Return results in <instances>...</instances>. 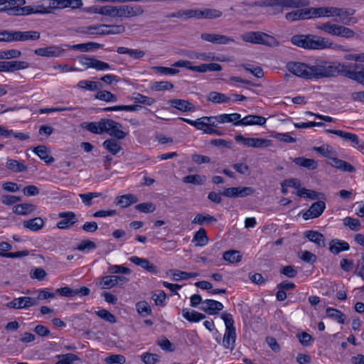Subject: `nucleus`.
Segmentation results:
<instances>
[{
    "mask_svg": "<svg viewBox=\"0 0 364 364\" xmlns=\"http://www.w3.org/2000/svg\"><path fill=\"white\" fill-rule=\"evenodd\" d=\"M48 8L43 5L26 6L16 9V15L27 16L32 14H47Z\"/></svg>",
    "mask_w": 364,
    "mask_h": 364,
    "instance_id": "obj_19",
    "label": "nucleus"
},
{
    "mask_svg": "<svg viewBox=\"0 0 364 364\" xmlns=\"http://www.w3.org/2000/svg\"><path fill=\"white\" fill-rule=\"evenodd\" d=\"M102 196V193L97 192H89L86 193H80L78 195L79 198L81 199L83 204L87 207L92 205V200L95 198Z\"/></svg>",
    "mask_w": 364,
    "mask_h": 364,
    "instance_id": "obj_53",
    "label": "nucleus"
},
{
    "mask_svg": "<svg viewBox=\"0 0 364 364\" xmlns=\"http://www.w3.org/2000/svg\"><path fill=\"white\" fill-rule=\"evenodd\" d=\"M68 48L73 50H79L80 52H87L92 49L100 48L103 45L95 42H88L75 45H68Z\"/></svg>",
    "mask_w": 364,
    "mask_h": 364,
    "instance_id": "obj_31",
    "label": "nucleus"
},
{
    "mask_svg": "<svg viewBox=\"0 0 364 364\" xmlns=\"http://www.w3.org/2000/svg\"><path fill=\"white\" fill-rule=\"evenodd\" d=\"M217 222V219L207 213H198L192 220V223L200 225H210Z\"/></svg>",
    "mask_w": 364,
    "mask_h": 364,
    "instance_id": "obj_36",
    "label": "nucleus"
},
{
    "mask_svg": "<svg viewBox=\"0 0 364 364\" xmlns=\"http://www.w3.org/2000/svg\"><path fill=\"white\" fill-rule=\"evenodd\" d=\"M242 255L241 253L235 250L226 251L223 253V258L224 260L230 263H237L241 261Z\"/></svg>",
    "mask_w": 364,
    "mask_h": 364,
    "instance_id": "obj_47",
    "label": "nucleus"
},
{
    "mask_svg": "<svg viewBox=\"0 0 364 364\" xmlns=\"http://www.w3.org/2000/svg\"><path fill=\"white\" fill-rule=\"evenodd\" d=\"M7 169L14 173H21L27 171V167L23 163L15 159H8L6 163Z\"/></svg>",
    "mask_w": 364,
    "mask_h": 364,
    "instance_id": "obj_39",
    "label": "nucleus"
},
{
    "mask_svg": "<svg viewBox=\"0 0 364 364\" xmlns=\"http://www.w3.org/2000/svg\"><path fill=\"white\" fill-rule=\"evenodd\" d=\"M137 201L138 198L133 194H125L116 198V204L122 208H127Z\"/></svg>",
    "mask_w": 364,
    "mask_h": 364,
    "instance_id": "obj_35",
    "label": "nucleus"
},
{
    "mask_svg": "<svg viewBox=\"0 0 364 364\" xmlns=\"http://www.w3.org/2000/svg\"><path fill=\"white\" fill-rule=\"evenodd\" d=\"M296 195L299 197L308 198L312 200L324 198L323 193H318L313 190H309L305 188H302L297 191Z\"/></svg>",
    "mask_w": 364,
    "mask_h": 364,
    "instance_id": "obj_45",
    "label": "nucleus"
},
{
    "mask_svg": "<svg viewBox=\"0 0 364 364\" xmlns=\"http://www.w3.org/2000/svg\"><path fill=\"white\" fill-rule=\"evenodd\" d=\"M21 54L17 49L0 50V60L17 58L21 57Z\"/></svg>",
    "mask_w": 364,
    "mask_h": 364,
    "instance_id": "obj_63",
    "label": "nucleus"
},
{
    "mask_svg": "<svg viewBox=\"0 0 364 364\" xmlns=\"http://www.w3.org/2000/svg\"><path fill=\"white\" fill-rule=\"evenodd\" d=\"M44 224V221L41 218L36 217L31 220H25L23 223V226L24 228L36 232L41 230Z\"/></svg>",
    "mask_w": 364,
    "mask_h": 364,
    "instance_id": "obj_32",
    "label": "nucleus"
},
{
    "mask_svg": "<svg viewBox=\"0 0 364 364\" xmlns=\"http://www.w3.org/2000/svg\"><path fill=\"white\" fill-rule=\"evenodd\" d=\"M355 14L354 9L335 8L334 16L339 17V21L343 25H354L358 23V18L354 17Z\"/></svg>",
    "mask_w": 364,
    "mask_h": 364,
    "instance_id": "obj_9",
    "label": "nucleus"
},
{
    "mask_svg": "<svg viewBox=\"0 0 364 364\" xmlns=\"http://www.w3.org/2000/svg\"><path fill=\"white\" fill-rule=\"evenodd\" d=\"M223 304L218 301L213 299H206L203 301L202 311L209 315H215L223 309Z\"/></svg>",
    "mask_w": 364,
    "mask_h": 364,
    "instance_id": "obj_18",
    "label": "nucleus"
},
{
    "mask_svg": "<svg viewBox=\"0 0 364 364\" xmlns=\"http://www.w3.org/2000/svg\"><path fill=\"white\" fill-rule=\"evenodd\" d=\"M331 160V165L336 168L341 169L343 171L348 173H353L355 171V168H354V166H353L350 164L343 160L337 158H332Z\"/></svg>",
    "mask_w": 364,
    "mask_h": 364,
    "instance_id": "obj_44",
    "label": "nucleus"
},
{
    "mask_svg": "<svg viewBox=\"0 0 364 364\" xmlns=\"http://www.w3.org/2000/svg\"><path fill=\"white\" fill-rule=\"evenodd\" d=\"M166 18H178L183 20L188 18H196L195 9L179 10L176 12L170 13L166 16Z\"/></svg>",
    "mask_w": 364,
    "mask_h": 364,
    "instance_id": "obj_42",
    "label": "nucleus"
},
{
    "mask_svg": "<svg viewBox=\"0 0 364 364\" xmlns=\"http://www.w3.org/2000/svg\"><path fill=\"white\" fill-rule=\"evenodd\" d=\"M102 145L105 149L113 155L117 154L122 149L120 144L114 139L105 140Z\"/></svg>",
    "mask_w": 364,
    "mask_h": 364,
    "instance_id": "obj_46",
    "label": "nucleus"
},
{
    "mask_svg": "<svg viewBox=\"0 0 364 364\" xmlns=\"http://www.w3.org/2000/svg\"><path fill=\"white\" fill-rule=\"evenodd\" d=\"M243 41L267 46H275L277 42L274 37L261 31H248L241 35Z\"/></svg>",
    "mask_w": 364,
    "mask_h": 364,
    "instance_id": "obj_6",
    "label": "nucleus"
},
{
    "mask_svg": "<svg viewBox=\"0 0 364 364\" xmlns=\"http://www.w3.org/2000/svg\"><path fill=\"white\" fill-rule=\"evenodd\" d=\"M221 318L224 321L225 325V333L223 339V346L227 349H233L236 338V331L234 326V320L232 316L228 312H223L221 314Z\"/></svg>",
    "mask_w": 364,
    "mask_h": 364,
    "instance_id": "obj_5",
    "label": "nucleus"
},
{
    "mask_svg": "<svg viewBox=\"0 0 364 364\" xmlns=\"http://www.w3.org/2000/svg\"><path fill=\"white\" fill-rule=\"evenodd\" d=\"M166 294L163 290H156L152 292L151 299L156 306H165Z\"/></svg>",
    "mask_w": 364,
    "mask_h": 364,
    "instance_id": "obj_62",
    "label": "nucleus"
},
{
    "mask_svg": "<svg viewBox=\"0 0 364 364\" xmlns=\"http://www.w3.org/2000/svg\"><path fill=\"white\" fill-rule=\"evenodd\" d=\"M205 180L206 178L205 176L200 175H188L183 178V182L195 185H202Z\"/></svg>",
    "mask_w": 364,
    "mask_h": 364,
    "instance_id": "obj_60",
    "label": "nucleus"
},
{
    "mask_svg": "<svg viewBox=\"0 0 364 364\" xmlns=\"http://www.w3.org/2000/svg\"><path fill=\"white\" fill-rule=\"evenodd\" d=\"M200 38L203 41L219 45H228L235 43L233 38L218 33H203L200 35Z\"/></svg>",
    "mask_w": 364,
    "mask_h": 364,
    "instance_id": "obj_13",
    "label": "nucleus"
},
{
    "mask_svg": "<svg viewBox=\"0 0 364 364\" xmlns=\"http://www.w3.org/2000/svg\"><path fill=\"white\" fill-rule=\"evenodd\" d=\"M58 217L61 218L57 223V228L61 230H66L77 222V218L74 212L66 211L59 213Z\"/></svg>",
    "mask_w": 364,
    "mask_h": 364,
    "instance_id": "obj_14",
    "label": "nucleus"
},
{
    "mask_svg": "<svg viewBox=\"0 0 364 364\" xmlns=\"http://www.w3.org/2000/svg\"><path fill=\"white\" fill-rule=\"evenodd\" d=\"M309 70L310 80L329 78L341 75L364 85V65H363L320 60L311 65Z\"/></svg>",
    "mask_w": 364,
    "mask_h": 364,
    "instance_id": "obj_1",
    "label": "nucleus"
},
{
    "mask_svg": "<svg viewBox=\"0 0 364 364\" xmlns=\"http://www.w3.org/2000/svg\"><path fill=\"white\" fill-rule=\"evenodd\" d=\"M287 68L294 75L310 80L311 65L299 62H289L287 63Z\"/></svg>",
    "mask_w": 364,
    "mask_h": 364,
    "instance_id": "obj_11",
    "label": "nucleus"
},
{
    "mask_svg": "<svg viewBox=\"0 0 364 364\" xmlns=\"http://www.w3.org/2000/svg\"><path fill=\"white\" fill-rule=\"evenodd\" d=\"M266 118L259 115L250 114L243 117L236 124H241L242 126L248 125H264L266 123Z\"/></svg>",
    "mask_w": 364,
    "mask_h": 364,
    "instance_id": "obj_22",
    "label": "nucleus"
},
{
    "mask_svg": "<svg viewBox=\"0 0 364 364\" xmlns=\"http://www.w3.org/2000/svg\"><path fill=\"white\" fill-rule=\"evenodd\" d=\"M65 53V50L58 46H51L39 48L34 50V53L42 57H59Z\"/></svg>",
    "mask_w": 364,
    "mask_h": 364,
    "instance_id": "obj_16",
    "label": "nucleus"
},
{
    "mask_svg": "<svg viewBox=\"0 0 364 364\" xmlns=\"http://www.w3.org/2000/svg\"><path fill=\"white\" fill-rule=\"evenodd\" d=\"M117 52L119 54H127L134 60H140L145 56V52L141 50L131 49L123 46L118 47Z\"/></svg>",
    "mask_w": 364,
    "mask_h": 364,
    "instance_id": "obj_29",
    "label": "nucleus"
},
{
    "mask_svg": "<svg viewBox=\"0 0 364 364\" xmlns=\"http://www.w3.org/2000/svg\"><path fill=\"white\" fill-rule=\"evenodd\" d=\"M82 5V0H53V7L58 9H65L67 7L78 9Z\"/></svg>",
    "mask_w": 364,
    "mask_h": 364,
    "instance_id": "obj_30",
    "label": "nucleus"
},
{
    "mask_svg": "<svg viewBox=\"0 0 364 364\" xmlns=\"http://www.w3.org/2000/svg\"><path fill=\"white\" fill-rule=\"evenodd\" d=\"M343 224L353 231H358L361 228L359 220L350 217L345 218L343 219Z\"/></svg>",
    "mask_w": 364,
    "mask_h": 364,
    "instance_id": "obj_64",
    "label": "nucleus"
},
{
    "mask_svg": "<svg viewBox=\"0 0 364 364\" xmlns=\"http://www.w3.org/2000/svg\"><path fill=\"white\" fill-rule=\"evenodd\" d=\"M237 142L242 143L245 146L252 148H266L272 145V141L263 138H245L242 134L235 137Z\"/></svg>",
    "mask_w": 364,
    "mask_h": 364,
    "instance_id": "obj_8",
    "label": "nucleus"
},
{
    "mask_svg": "<svg viewBox=\"0 0 364 364\" xmlns=\"http://www.w3.org/2000/svg\"><path fill=\"white\" fill-rule=\"evenodd\" d=\"M33 152L47 164H50L54 161L53 157L49 154L48 149L44 145H39L35 147Z\"/></svg>",
    "mask_w": 364,
    "mask_h": 364,
    "instance_id": "obj_34",
    "label": "nucleus"
},
{
    "mask_svg": "<svg viewBox=\"0 0 364 364\" xmlns=\"http://www.w3.org/2000/svg\"><path fill=\"white\" fill-rule=\"evenodd\" d=\"M117 122L114 121L113 119H102L100 120V132L101 134L107 133L109 134L111 129L116 127Z\"/></svg>",
    "mask_w": 364,
    "mask_h": 364,
    "instance_id": "obj_61",
    "label": "nucleus"
},
{
    "mask_svg": "<svg viewBox=\"0 0 364 364\" xmlns=\"http://www.w3.org/2000/svg\"><path fill=\"white\" fill-rule=\"evenodd\" d=\"M77 86L81 89H85L90 91H95L100 89L101 84L98 82L83 80L79 81L77 84Z\"/></svg>",
    "mask_w": 364,
    "mask_h": 364,
    "instance_id": "obj_52",
    "label": "nucleus"
},
{
    "mask_svg": "<svg viewBox=\"0 0 364 364\" xmlns=\"http://www.w3.org/2000/svg\"><path fill=\"white\" fill-rule=\"evenodd\" d=\"M38 304V299L29 296H22L14 299L8 302L6 306L9 309H27Z\"/></svg>",
    "mask_w": 364,
    "mask_h": 364,
    "instance_id": "obj_12",
    "label": "nucleus"
},
{
    "mask_svg": "<svg viewBox=\"0 0 364 364\" xmlns=\"http://www.w3.org/2000/svg\"><path fill=\"white\" fill-rule=\"evenodd\" d=\"M293 162L299 166L304 167L309 170H314L318 166L316 161L304 157H296L293 159Z\"/></svg>",
    "mask_w": 364,
    "mask_h": 364,
    "instance_id": "obj_38",
    "label": "nucleus"
},
{
    "mask_svg": "<svg viewBox=\"0 0 364 364\" xmlns=\"http://www.w3.org/2000/svg\"><path fill=\"white\" fill-rule=\"evenodd\" d=\"M107 24L90 26L85 28L86 31H84L83 33L90 35L105 36L107 35Z\"/></svg>",
    "mask_w": 364,
    "mask_h": 364,
    "instance_id": "obj_40",
    "label": "nucleus"
},
{
    "mask_svg": "<svg viewBox=\"0 0 364 364\" xmlns=\"http://www.w3.org/2000/svg\"><path fill=\"white\" fill-rule=\"evenodd\" d=\"M304 236L319 247H324L326 246L325 237L321 232L314 230H308L304 232Z\"/></svg>",
    "mask_w": 364,
    "mask_h": 364,
    "instance_id": "obj_26",
    "label": "nucleus"
},
{
    "mask_svg": "<svg viewBox=\"0 0 364 364\" xmlns=\"http://www.w3.org/2000/svg\"><path fill=\"white\" fill-rule=\"evenodd\" d=\"M285 18L289 21L308 19L307 9H304L288 12L285 15Z\"/></svg>",
    "mask_w": 364,
    "mask_h": 364,
    "instance_id": "obj_43",
    "label": "nucleus"
},
{
    "mask_svg": "<svg viewBox=\"0 0 364 364\" xmlns=\"http://www.w3.org/2000/svg\"><path fill=\"white\" fill-rule=\"evenodd\" d=\"M326 132L336 134L341 138H343L346 141H349L351 142L353 146L358 145L359 139L358 136L353 133L346 132L342 130H335V129H326Z\"/></svg>",
    "mask_w": 364,
    "mask_h": 364,
    "instance_id": "obj_25",
    "label": "nucleus"
},
{
    "mask_svg": "<svg viewBox=\"0 0 364 364\" xmlns=\"http://www.w3.org/2000/svg\"><path fill=\"white\" fill-rule=\"evenodd\" d=\"M136 309L141 316H147L151 314L150 305L145 301H141L136 304Z\"/></svg>",
    "mask_w": 364,
    "mask_h": 364,
    "instance_id": "obj_58",
    "label": "nucleus"
},
{
    "mask_svg": "<svg viewBox=\"0 0 364 364\" xmlns=\"http://www.w3.org/2000/svg\"><path fill=\"white\" fill-rule=\"evenodd\" d=\"M4 6L0 8V11H8L9 14L16 15V9L26 4V0H5Z\"/></svg>",
    "mask_w": 364,
    "mask_h": 364,
    "instance_id": "obj_28",
    "label": "nucleus"
},
{
    "mask_svg": "<svg viewBox=\"0 0 364 364\" xmlns=\"http://www.w3.org/2000/svg\"><path fill=\"white\" fill-rule=\"evenodd\" d=\"M326 311L328 317L335 319L338 323L341 324L345 323L346 316L340 310L328 307Z\"/></svg>",
    "mask_w": 364,
    "mask_h": 364,
    "instance_id": "obj_51",
    "label": "nucleus"
},
{
    "mask_svg": "<svg viewBox=\"0 0 364 364\" xmlns=\"http://www.w3.org/2000/svg\"><path fill=\"white\" fill-rule=\"evenodd\" d=\"M316 28L328 34L343 38H358V35L353 30L345 26L343 24L340 25L328 21L326 23H317L316 25Z\"/></svg>",
    "mask_w": 364,
    "mask_h": 364,
    "instance_id": "obj_4",
    "label": "nucleus"
},
{
    "mask_svg": "<svg viewBox=\"0 0 364 364\" xmlns=\"http://www.w3.org/2000/svg\"><path fill=\"white\" fill-rule=\"evenodd\" d=\"M193 242H197L196 246L203 247L208 244V237L204 228H200L195 234Z\"/></svg>",
    "mask_w": 364,
    "mask_h": 364,
    "instance_id": "obj_48",
    "label": "nucleus"
},
{
    "mask_svg": "<svg viewBox=\"0 0 364 364\" xmlns=\"http://www.w3.org/2000/svg\"><path fill=\"white\" fill-rule=\"evenodd\" d=\"M96 285L102 289H110L116 287L114 275H107L99 277L96 282Z\"/></svg>",
    "mask_w": 364,
    "mask_h": 364,
    "instance_id": "obj_37",
    "label": "nucleus"
},
{
    "mask_svg": "<svg viewBox=\"0 0 364 364\" xmlns=\"http://www.w3.org/2000/svg\"><path fill=\"white\" fill-rule=\"evenodd\" d=\"M230 100V97L218 92H210L208 96V100L214 103L228 102Z\"/></svg>",
    "mask_w": 364,
    "mask_h": 364,
    "instance_id": "obj_55",
    "label": "nucleus"
},
{
    "mask_svg": "<svg viewBox=\"0 0 364 364\" xmlns=\"http://www.w3.org/2000/svg\"><path fill=\"white\" fill-rule=\"evenodd\" d=\"M309 4L307 0H268L267 6L269 8L279 7L284 9L305 7Z\"/></svg>",
    "mask_w": 364,
    "mask_h": 364,
    "instance_id": "obj_7",
    "label": "nucleus"
},
{
    "mask_svg": "<svg viewBox=\"0 0 364 364\" xmlns=\"http://www.w3.org/2000/svg\"><path fill=\"white\" fill-rule=\"evenodd\" d=\"M196 18H217L222 16V12L219 10L213 9H205L201 10L195 9Z\"/></svg>",
    "mask_w": 364,
    "mask_h": 364,
    "instance_id": "obj_23",
    "label": "nucleus"
},
{
    "mask_svg": "<svg viewBox=\"0 0 364 364\" xmlns=\"http://www.w3.org/2000/svg\"><path fill=\"white\" fill-rule=\"evenodd\" d=\"M12 209L17 215H28L36 210V205L32 203H21L14 205Z\"/></svg>",
    "mask_w": 364,
    "mask_h": 364,
    "instance_id": "obj_33",
    "label": "nucleus"
},
{
    "mask_svg": "<svg viewBox=\"0 0 364 364\" xmlns=\"http://www.w3.org/2000/svg\"><path fill=\"white\" fill-rule=\"evenodd\" d=\"M218 118L219 115L211 117H202L200 118L197 119L196 120H192L183 117H179L178 119L193 126L194 127L202 128L203 126L205 125L216 127L218 124H220Z\"/></svg>",
    "mask_w": 364,
    "mask_h": 364,
    "instance_id": "obj_10",
    "label": "nucleus"
},
{
    "mask_svg": "<svg viewBox=\"0 0 364 364\" xmlns=\"http://www.w3.org/2000/svg\"><path fill=\"white\" fill-rule=\"evenodd\" d=\"M349 249V244L343 240L333 239L329 243V251L333 255H338L343 251H348Z\"/></svg>",
    "mask_w": 364,
    "mask_h": 364,
    "instance_id": "obj_27",
    "label": "nucleus"
},
{
    "mask_svg": "<svg viewBox=\"0 0 364 364\" xmlns=\"http://www.w3.org/2000/svg\"><path fill=\"white\" fill-rule=\"evenodd\" d=\"M58 361L56 364H73L79 358L73 353L60 354L56 355Z\"/></svg>",
    "mask_w": 364,
    "mask_h": 364,
    "instance_id": "obj_57",
    "label": "nucleus"
},
{
    "mask_svg": "<svg viewBox=\"0 0 364 364\" xmlns=\"http://www.w3.org/2000/svg\"><path fill=\"white\" fill-rule=\"evenodd\" d=\"M195 72L197 73H205V72H215L222 70V66L220 64L215 63H211L209 64H200L196 68H193Z\"/></svg>",
    "mask_w": 364,
    "mask_h": 364,
    "instance_id": "obj_49",
    "label": "nucleus"
},
{
    "mask_svg": "<svg viewBox=\"0 0 364 364\" xmlns=\"http://www.w3.org/2000/svg\"><path fill=\"white\" fill-rule=\"evenodd\" d=\"M326 208V204L323 201L319 200L314 203L310 206L309 209L303 214L304 220L310 218H316L320 216Z\"/></svg>",
    "mask_w": 364,
    "mask_h": 364,
    "instance_id": "obj_17",
    "label": "nucleus"
},
{
    "mask_svg": "<svg viewBox=\"0 0 364 364\" xmlns=\"http://www.w3.org/2000/svg\"><path fill=\"white\" fill-rule=\"evenodd\" d=\"M168 105L176 109L181 112H194L195 106L189 101L181 99H173L168 102Z\"/></svg>",
    "mask_w": 364,
    "mask_h": 364,
    "instance_id": "obj_20",
    "label": "nucleus"
},
{
    "mask_svg": "<svg viewBox=\"0 0 364 364\" xmlns=\"http://www.w3.org/2000/svg\"><path fill=\"white\" fill-rule=\"evenodd\" d=\"M189 58H196L199 59L203 61H215V60H219V58L216 57L214 53H196L193 52L191 54H190Z\"/></svg>",
    "mask_w": 364,
    "mask_h": 364,
    "instance_id": "obj_54",
    "label": "nucleus"
},
{
    "mask_svg": "<svg viewBox=\"0 0 364 364\" xmlns=\"http://www.w3.org/2000/svg\"><path fill=\"white\" fill-rule=\"evenodd\" d=\"M293 45L304 48L321 50L332 48L337 50L348 51L346 46L332 42L329 38L313 35H295L291 38Z\"/></svg>",
    "mask_w": 364,
    "mask_h": 364,
    "instance_id": "obj_2",
    "label": "nucleus"
},
{
    "mask_svg": "<svg viewBox=\"0 0 364 364\" xmlns=\"http://www.w3.org/2000/svg\"><path fill=\"white\" fill-rule=\"evenodd\" d=\"M144 9L139 5H106L100 6V14L116 18H131L140 16Z\"/></svg>",
    "mask_w": 364,
    "mask_h": 364,
    "instance_id": "obj_3",
    "label": "nucleus"
},
{
    "mask_svg": "<svg viewBox=\"0 0 364 364\" xmlns=\"http://www.w3.org/2000/svg\"><path fill=\"white\" fill-rule=\"evenodd\" d=\"M199 275L197 272H186L183 271H175L173 273V279L176 281L178 280H187L191 278L196 277Z\"/></svg>",
    "mask_w": 364,
    "mask_h": 364,
    "instance_id": "obj_59",
    "label": "nucleus"
},
{
    "mask_svg": "<svg viewBox=\"0 0 364 364\" xmlns=\"http://www.w3.org/2000/svg\"><path fill=\"white\" fill-rule=\"evenodd\" d=\"M95 97L107 102H117V96L107 90H100L97 92Z\"/></svg>",
    "mask_w": 364,
    "mask_h": 364,
    "instance_id": "obj_56",
    "label": "nucleus"
},
{
    "mask_svg": "<svg viewBox=\"0 0 364 364\" xmlns=\"http://www.w3.org/2000/svg\"><path fill=\"white\" fill-rule=\"evenodd\" d=\"M129 260L134 264L140 266L151 273L157 274L159 272L156 266L150 262L147 259L132 256L129 258Z\"/></svg>",
    "mask_w": 364,
    "mask_h": 364,
    "instance_id": "obj_21",
    "label": "nucleus"
},
{
    "mask_svg": "<svg viewBox=\"0 0 364 364\" xmlns=\"http://www.w3.org/2000/svg\"><path fill=\"white\" fill-rule=\"evenodd\" d=\"M334 6L329 7H311L307 9L308 19L311 18L334 17Z\"/></svg>",
    "mask_w": 364,
    "mask_h": 364,
    "instance_id": "obj_15",
    "label": "nucleus"
},
{
    "mask_svg": "<svg viewBox=\"0 0 364 364\" xmlns=\"http://www.w3.org/2000/svg\"><path fill=\"white\" fill-rule=\"evenodd\" d=\"M182 315L183 318L190 322H198L205 318V315L196 311H190L188 309L182 310Z\"/></svg>",
    "mask_w": 364,
    "mask_h": 364,
    "instance_id": "obj_41",
    "label": "nucleus"
},
{
    "mask_svg": "<svg viewBox=\"0 0 364 364\" xmlns=\"http://www.w3.org/2000/svg\"><path fill=\"white\" fill-rule=\"evenodd\" d=\"M18 41H37L41 37L40 32L37 31H19Z\"/></svg>",
    "mask_w": 364,
    "mask_h": 364,
    "instance_id": "obj_50",
    "label": "nucleus"
},
{
    "mask_svg": "<svg viewBox=\"0 0 364 364\" xmlns=\"http://www.w3.org/2000/svg\"><path fill=\"white\" fill-rule=\"evenodd\" d=\"M29 68V63L26 61H4V72H14Z\"/></svg>",
    "mask_w": 364,
    "mask_h": 364,
    "instance_id": "obj_24",
    "label": "nucleus"
}]
</instances>
